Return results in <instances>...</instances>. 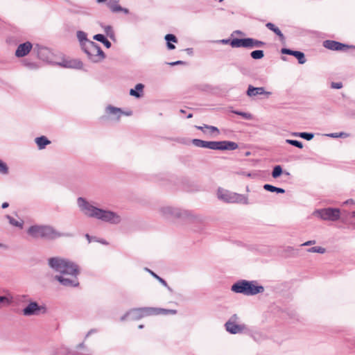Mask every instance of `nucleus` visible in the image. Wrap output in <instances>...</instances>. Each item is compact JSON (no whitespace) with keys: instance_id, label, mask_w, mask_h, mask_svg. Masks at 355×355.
<instances>
[{"instance_id":"1","label":"nucleus","mask_w":355,"mask_h":355,"mask_svg":"<svg viewBox=\"0 0 355 355\" xmlns=\"http://www.w3.org/2000/svg\"><path fill=\"white\" fill-rule=\"evenodd\" d=\"M48 264L53 270L60 275H56L55 279L60 284L67 287H76L79 282L77 278L79 274V268L73 262L59 257H51L48 259Z\"/></svg>"},{"instance_id":"2","label":"nucleus","mask_w":355,"mask_h":355,"mask_svg":"<svg viewBox=\"0 0 355 355\" xmlns=\"http://www.w3.org/2000/svg\"><path fill=\"white\" fill-rule=\"evenodd\" d=\"M27 234L33 239H40L47 241H52L60 237L70 236L69 234H64L58 232L51 225H39L31 226L27 230Z\"/></svg>"},{"instance_id":"3","label":"nucleus","mask_w":355,"mask_h":355,"mask_svg":"<svg viewBox=\"0 0 355 355\" xmlns=\"http://www.w3.org/2000/svg\"><path fill=\"white\" fill-rule=\"evenodd\" d=\"M159 215L169 220H173L177 218L187 219L191 222L200 221L201 218L194 214L192 211L183 210L171 206H162L158 209Z\"/></svg>"},{"instance_id":"4","label":"nucleus","mask_w":355,"mask_h":355,"mask_svg":"<svg viewBox=\"0 0 355 355\" xmlns=\"http://www.w3.org/2000/svg\"><path fill=\"white\" fill-rule=\"evenodd\" d=\"M191 142L196 147L211 150H232L238 147L237 144L230 141H207L199 139H193Z\"/></svg>"},{"instance_id":"5","label":"nucleus","mask_w":355,"mask_h":355,"mask_svg":"<svg viewBox=\"0 0 355 355\" xmlns=\"http://www.w3.org/2000/svg\"><path fill=\"white\" fill-rule=\"evenodd\" d=\"M89 60L94 62L103 60L105 55L98 44L92 41L87 42L82 48Z\"/></svg>"},{"instance_id":"6","label":"nucleus","mask_w":355,"mask_h":355,"mask_svg":"<svg viewBox=\"0 0 355 355\" xmlns=\"http://www.w3.org/2000/svg\"><path fill=\"white\" fill-rule=\"evenodd\" d=\"M217 198L225 203H241L244 200L242 194H239L223 188H218L216 193Z\"/></svg>"},{"instance_id":"7","label":"nucleus","mask_w":355,"mask_h":355,"mask_svg":"<svg viewBox=\"0 0 355 355\" xmlns=\"http://www.w3.org/2000/svg\"><path fill=\"white\" fill-rule=\"evenodd\" d=\"M77 204L80 210L87 216L97 219L101 209L94 206L84 198L79 197Z\"/></svg>"},{"instance_id":"8","label":"nucleus","mask_w":355,"mask_h":355,"mask_svg":"<svg viewBox=\"0 0 355 355\" xmlns=\"http://www.w3.org/2000/svg\"><path fill=\"white\" fill-rule=\"evenodd\" d=\"M313 215L324 220L336 221L340 217V211L337 208H324L315 210Z\"/></svg>"},{"instance_id":"9","label":"nucleus","mask_w":355,"mask_h":355,"mask_svg":"<svg viewBox=\"0 0 355 355\" xmlns=\"http://www.w3.org/2000/svg\"><path fill=\"white\" fill-rule=\"evenodd\" d=\"M151 311V307L132 309L121 318V321H125L128 318L138 320L145 316L152 315Z\"/></svg>"},{"instance_id":"10","label":"nucleus","mask_w":355,"mask_h":355,"mask_svg":"<svg viewBox=\"0 0 355 355\" xmlns=\"http://www.w3.org/2000/svg\"><path fill=\"white\" fill-rule=\"evenodd\" d=\"M97 219L113 225L119 224L122 218L116 212L101 209Z\"/></svg>"},{"instance_id":"11","label":"nucleus","mask_w":355,"mask_h":355,"mask_svg":"<svg viewBox=\"0 0 355 355\" xmlns=\"http://www.w3.org/2000/svg\"><path fill=\"white\" fill-rule=\"evenodd\" d=\"M22 311L24 315L31 316L39 315L40 313H45L46 309L45 306H40L36 302H31Z\"/></svg>"},{"instance_id":"12","label":"nucleus","mask_w":355,"mask_h":355,"mask_svg":"<svg viewBox=\"0 0 355 355\" xmlns=\"http://www.w3.org/2000/svg\"><path fill=\"white\" fill-rule=\"evenodd\" d=\"M264 291L262 286H259L257 282L245 281V295H254Z\"/></svg>"},{"instance_id":"13","label":"nucleus","mask_w":355,"mask_h":355,"mask_svg":"<svg viewBox=\"0 0 355 355\" xmlns=\"http://www.w3.org/2000/svg\"><path fill=\"white\" fill-rule=\"evenodd\" d=\"M323 46L332 51H346L349 46L334 40H325L323 42Z\"/></svg>"},{"instance_id":"14","label":"nucleus","mask_w":355,"mask_h":355,"mask_svg":"<svg viewBox=\"0 0 355 355\" xmlns=\"http://www.w3.org/2000/svg\"><path fill=\"white\" fill-rule=\"evenodd\" d=\"M33 48V45L30 42H26L23 44H20L15 51V55L17 58H22L29 53Z\"/></svg>"},{"instance_id":"15","label":"nucleus","mask_w":355,"mask_h":355,"mask_svg":"<svg viewBox=\"0 0 355 355\" xmlns=\"http://www.w3.org/2000/svg\"><path fill=\"white\" fill-rule=\"evenodd\" d=\"M236 318L237 316L234 315L231 320L225 323L226 330L231 334H237L242 331V327L236 324L234 321H232Z\"/></svg>"},{"instance_id":"16","label":"nucleus","mask_w":355,"mask_h":355,"mask_svg":"<svg viewBox=\"0 0 355 355\" xmlns=\"http://www.w3.org/2000/svg\"><path fill=\"white\" fill-rule=\"evenodd\" d=\"M282 53L283 54H287V55H291L295 57L298 62L301 64H304L306 62V58L304 56V53L298 51H293L288 49H282L281 50Z\"/></svg>"},{"instance_id":"17","label":"nucleus","mask_w":355,"mask_h":355,"mask_svg":"<svg viewBox=\"0 0 355 355\" xmlns=\"http://www.w3.org/2000/svg\"><path fill=\"white\" fill-rule=\"evenodd\" d=\"M247 94L250 97H254L257 95L262 94H266L267 96H269L271 94V92H266L264 88L262 87H254L252 85H249L247 90Z\"/></svg>"},{"instance_id":"18","label":"nucleus","mask_w":355,"mask_h":355,"mask_svg":"<svg viewBox=\"0 0 355 355\" xmlns=\"http://www.w3.org/2000/svg\"><path fill=\"white\" fill-rule=\"evenodd\" d=\"M58 64L65 68L80 69L83 67V63L77 60H64Z\"/></svg>"},{"instance_id":"19","label":"nucleus","mask_w":355,"mask_h":355,"mask_svg":"<svg viewBox=\"0 0 355 355\" xmlns=\"http://www.w3.org/2000/svg\"><path fill=\"white\" fill-rule=\"evenodd\" d=\"M144 85L141 83H138L135 85V89L130 90V94L136 98H141L144 94Z\"/></svg>"},{"instance_id":"20","label":"nucleus","mask_w":355,"mask_h":355,"mask_svg":"<svg viewBox=\"0 0 355 355\" xmlns=\"http://www.w3.org/2000/svg\"><path fill=\"white\" fill-rule=\"evenodd\" d=\"M35 141L37 145V147L40 150H42L45 148V147L51 144V141L49 140L45 136H41L39 137H36L35 139Z\"/></svg>"},{"instance_id":"21","label":"nucleus","mask_w":355,"mask_h":355,"mask_svg":"<svg viewBox=\"0 0 355 355\" xmlns=\"http://www.w3.org/2000/svg\"><path fill=\"white\" fill-rule=\"evenodd\" d=\"M119 3V0H110L107 2V6L112 12H121V10H122V7Z\"/></svg>"},{"instance_id":"22","label":"nucleus","mask_w":355,"mask_h":355,"mask_svg":"<svg viewBox=\"0 0 355 355\" xmlns=\"http://www.w3.org/2000/svg\"><path fill=\"white\" fill-rule=\"evenodd\" d=\"M164 38L166 41L167 48L169 50L175 49V46L173 44H172L171 42L177 43L178 42L177 37L173 34H167V35H166Z\"/></svg>"},{"instance_id":"23","label":"nucleus","mask_w":355,"mask_h":355,"mask_svg":"<svg viewBox=\"0 0 355 355\" xmlns=\"http://www.w3.org/2000/svg\"><path fill=\"white\" fill-rule=\"evenodd\" d=\"M151 312H152V315H159V314H164V315H167V314H175L176 313V311L175 310H173V309H160V308H153V307H151Z\"/></svg>"},{"instance_id":"24","label":"nucleus","mask_w":355,"mask_h":355,"mask_svg":"<svg viewBox=\"0 0 355 355\" xmlns=\"http://www.w3.org/2000/svg\"><path fill=\"white\" fill-rule=\"evenodd\" d=\"M264 45V42L252 38H245V47H261Z\"/></svg>"},{"instance_id":"25","label":"nucleus","mask_w":355,"mask_h":355,"mask_svg":"<svg viewBox=\"0 0 355 355\" xmlns=\"http://www.w3.org/2000/svg\"><path fill=\"white\" fill-rule=\"evenodd\" d=\"M232 291L236 293H244V279L240 280L233 284L231 288Z\"/></svg>"},{"instance_id":"26","label":"nucleus","mask_w":355,"mask_h":355,"mask_svg":"<svg viewBox=\"0 0 355 355\" xmlns=\"http://www.w3.org/2000/svg\"><path fill=\"white\" fill-rule=\"evenodd\" d=\"M266 26L270 31H273L277 35H278L282 41L284 40L283 33L278 27L275 26V24L271 22H268L266 24Z\"/></svg>"},{"instance_id":"27","label":"nucleus","mask_w":355,"mask_h":355,"mask_svg":"<svg viewBox=\"0 0 355 355\" xmlns=\"http://www.w3.org/2000/svg\"><path fill=\"white\" fill-rule=\"evenodd\" d=\"M107 113L115 115L116 116V119H119L121 116V114L122 113L121 109L113 107V106H108L106 108Z\"/></svg>"},{"instance_id":"28","label":"nucleus","mask_w":355,"mask_h":355,"mask_svg":"<svg viewBox=\"0 0 355 355\" xmlns=\"http://www.w3.org/2000/svg\"><path fill=\"white\" fill-rule=\"evenodd\" d=\"M77 37L80 42L82 48L83 46L87 43V42H92L91 40H87V34L81 31H78L77 32Z\"/></svg>"},{"instance_id":"29","label":"nucleus","mask_w":355,"mask_h":355,"mask_svg":"<svg viewBox=\"0 0 355 355\" xmlns=\"http://www.w3.org/2000/svg\"><path fill=\"white\" fill-rule=\"evenodd\" d=\"M146 270L155 279H157L164 286L166 287L169 291H172L171 288L168 286L166 282L158 276L157 274H155L153 271L150 270V269L146 268Z\"/></svg>"},{"instance_id":"30","label":"nucleus","mask_w":355,"mask_h":355,"mask_svg":"<svg viewBox=\"0 0 355 355\" xmlns=\"http://www.w3.org/2000/svg\"><path fill=\"white\" fill-rule=\"evenodd\" d=\"M6 218L8 219L10 224L12 225V226L22 228L24 223L22 220H17L9 215H7Z\"/></svg>"},{"instance_id":"31","label":"nucleus","mask_w":355,"mask_h":355,"mask_svg":"<svg viewBox=\"0 0 355 355\" xmlns=\"http://www.w3.org/2000/svg\"><path fill=\"white\" fill-rule=\"evenodd\" d=\"M231 46L233 48L244 47V38L232 39L231 41Z\"/></svg>"},{"instance_id":"32","label":"nucleus","mask_w":355,"mask_h":355,"mask_svg":"<svg viewBox=\"0 0 355 355\" xmlns=\"http://www.w3.org/2000/svg\"><path fill=\"white\" fill-rule=\"evenodd\" d=\"M283 173L282 168L280 165H277L274 167L272 172V177L273 178H279Z\"/></svg>"},{"instance_id":"33","label":"nucleus","mask_w":355,"mask_h":355,"mask_svg":"<svg viewBox=\"0 0 355 355\" xmlns=\"http://www.w3.org/2000/svg\"><path fill=\"white\" fill-rule=\"evenodd\" d=\"M307 252H311V253L324 254L326 252V250H325V248L320 247V246H315V247L309 248L307 250Z\"/></svg>"},{"instance_id":"34","label":"nucleus","mask_w":355,"mask_h":355,"mask_svg":"<svg viewBox=\"0 0 355 355\" xmlns=\"http://www.w3.org/2000/svg\"><path fill=\"white\" fill-rule=\"evenodd\" d=\"M250 55L253 59L259 60L264 56V53L262 50H255L251 53Z\"/></svg>"},{"instance_id":"35","label":"nucleus","mask_w":355,"mask_h":355,"mask_svg":"<svg viewBox=\"0 0 355 355\" xmlns=\"http://www.w3.org/2000/svg\"><path fill=\"white\" fill-rule=\"evenodd\" d=\"M104 31L106 33V35L111 39H114V33L112 29V27L111 26H103Z\"/></svg>"},{"instance_id":"36","label":"nucleus","mask_w":355,"mask_h":355,"mask_svg":"<svg viewBox=\"0 0 355 355\" xmlns=\"http://www.w3.org/2000/svg\"><path fill=\"white\" fill-rule=\"evenodd\" d=\"M295 135H297V136L300 137L301 138H303L308 141L312 139L314 137L313 133H309V132L295 133Z\"/></svg>"},{"instance_id":"37","label":"nucleus","mask_w":355,"mask_h":355,"mask_svg":"<svg viewBox=\"0 0 355 355\" xmlns=\"http://www.w3.org/2000/svg\"><path fill=\"white\" fill-rule=\"evenodd\" d=\"M0 173L6 175L8 173V167L7 164L0 159Z\"/></svg>"},{"instance_id":"38","label":"nucleus","mask_w":355,"mask_h":355,"mask_svg":"<svg viewBox=\"0 0 355 355\" xmlns=\"http://www.w3.org/2000/svg\"><path fill=\"white\" fill-rule=\"evenodd\" d=\"M286 142L299 148H302L303 147L302 143L297 140L286 139Z\"/></svg>"},{"instance_id":"39","label":"nucleus","mask_w":355,"mask_h":355,"mask_svg":"<svg viewBox=\"0 0 355 355\" xmlns=\"http://www.w3.org/2000/svg\"><path fill=\"white\" fill-rule=\"evenodd\" d=\"M12 302V300L6 296H0V303L9 305Z\"/></svg>"},{"instance_id":"40","label":"nucleus","mask_w":355,"mask_h":355,"mask_svg":"<svg viewBox=\"0 0 355 355\" xmlns=\"http://www.w3.org/2000/svg\"><path fill=\"white\" fill-rule=\"evenodd\" d=\"M263 189L268 191L275 192L277 187L271 184H266L263 186Z\"/></svg>"},{"instance_id":"41","label":"nucleus","mask_w":355,"mask_h":355,"mask_svg":"<svg viewBox=\"0 0 355 355\" xmlns=\"http://www.w3.org/2000/svg\"><path fill=\"white\" fill-rule=\"evenodd\" d=\"M93 38L94 40L101 42L102 43L106 39V37L102 34H96L93 37Z\"/></svg>"},{"instance_id":"42","label":"nucleus","mask_w":355,"mask_h":355,"mask_svg":"<svg viewBox=\"0 0 355 355\" xmlns=\"http://www.w3.org/2000/svg\"><path fill=\"white\" fill-rule=\"evenodd\" d=\"M331 87L333 89H341L343 87V84L340 82H338V83L333 82L331 84Z\"/></svg>"},{"instance_id":"43","label":"nucleus","mask_w":355,"mask_h":355,"mask_svg":"<svg viewBox=\"0 0 355 355\" xmlns=\"http://www.w3.org/2000/svg\"><path fill=\"white\" fill-rule=\"evenodd\" d=\"M205 128L206 129H209V130H210V131H211V132H216L217 134H218V133H219V130H218V129L216 127H215V126L208 125H205Z\"/></svg>"},{"instance_id":"44","label":"nucleus","mask_w":355,"mask_h":355,"mask_svg":"<svg viewBox=\"0 0 355 355\" xmlns=\"http://www.w3.org/2000/svg\"><path fill=\"white\" fill-rule=\"evenodd\" d=\"M315 243H316V241L315 240H310V241H306L305 243H302L301 245L302 246H309V245H314Z\"/></svg>"},{"instance_id":"45","label":"nucleus","mask_w":355,"mask_h":355,"mask_svg":"<svg viewBox=\"0 0 355 355\" xmlns=\"http://www.w3.org/2000/svg\"><path fill=\"white\" fill-rule=\"evenodd\" d=\"M185 62H183V61H181V60H178V61H175V62H168V64L171 65V66H175V65H178V64H184Z\"/></svg>"},{"instance_id":"46","label":"nucleus","mask_w":355,"mask_h":355,"mask_svg":"<svg viewBox=\"0 0 355 355\" xmlns=\"http://www.w3.org/2000/svg\"><path fill=\"white\" fill-rule=\"evenodd\" d=\"M231 39H223L218 41L219 43L223 44H230L231 45Z\"/></svg>"},{"instance_id":"47","label":"nucleus","mask_w":355,"mask_h":355,"mask_svg":"<svg viewBox=\"0 0 355 355\" xmlns=\"http://www.w3.org/2000/svg\"><path fill=\"white\" fill-rule=\"evenodd\" d=\"M37 49V53H40L41 51H47L46 49L43 48V47H40L39 45H37L35 46V49Z\"/></svg>"},{"instance_id":"48","label":"nucleus","mask_w":355,"mask_h":355,"mask_svg":"<svg viewBox=\"0 0 355 355\" xmlns=\"http://www.w3.org/2000/svg\"><path fill=\"white\" fill-rule=\"evenodd\" d=\"M103 44H104V45H105L107 49L110 48V47H111V45H112V44H111V42H110V41H108L107 39H105V40L103 41Z\"/></svg>"},{"instance_id":"49","label":"nucleus","mask_w":355,"mask_h":355,"mask_svg":"<svg viewBox=\"0 0 355 355\" xmlns=\"http://www.w3.org/2000/svg\"><path fill=\"white\" fill-rule=\"evenodd\" d=\"M344 205H354L355 202L353 199H349L343 202Z\"/></svg>"},{"instance_id":"50","label":"nucleus","mask_w":355,"mask_h":355,"mask_svg":"<svg viewBox=\"0 0 355 355\" xmlns=\"http://www.w3.org/2000/svg\"><path fill=\"white\" fill-rule=\"evenodd\" d=\"M275 192H277L278 193H285V190L284 189L277 187Z\"/></svg>"},{"instance_id":"51","label":"nucleus","mask_w":355,"mask_h":355,"mask_svg":"<svg viewBox=\"0 0 355 355\" xmlns=\"http://www.w3.org/2000/svg\"><path fill=\"white\" fill-rule=\"evenodd\" d=\"M121 12H124L125 14H128V13H129V10H128V9L125 8H122V10H121Z\"/></svg>"},{"instance_id":"52","label":"nucleus","mask_w":355,"mask_h":355,"mask_svg":"<svg viewBox=\"0 0 355 355\" xmlns=\"http://www.w3.org/2000/svg\"><path fill=\"white\" fill-rule=\"evenodd\" d=\"M8 206H9V204H8V202H3V203L2 204V205H1V207H2L3 209H6V208H7Z\"/></svg>"},{"instance_id":"53","label":"nucleus","mask_w":355,"mask_h":355,"mask_svg":"<svg viewBox=\"0 0 355 355\" xmlns=\"http://www.w3.org/2000/svg\"><path fill=\"white\" fill-rule=\"evenodd\" d=\"M245 119H251V114L245 113Z\"/></svg>"},{"instance_id":"54","label":"nucleus","mask_w":355,"mask_h":355,"mask_svg":"<svg viewBox=\"0 0 355 355\" xmlns=\"http://www.w3.org/2000/svg\"><path fill=\"white\" fill-rule=\"evenodd\" d=\"M196 128L197 129H198V130H202V131H204L203 130H204V128H205V125H204V126H196Z\"/></svg>"},{"instance_id":"55","label":"nucleus","mask_w":355,"mask_h":355,"mask_svg":"<svg viewBox=\"0 0 355 355\" xmlns=\"http://www.w3.org/2000/svg\"><path fill=\"white\" fill-rule=\"evenodd\" d=\"M86 238L87 239V240L89 241V242H91V239H90V236L89 234H86Z\"/></svg>"},{"instance_id":"56","label":"nucleus","mask_w":355,"mask_h":355,"mask_svg":"<svg viewBox=\"0 0 355 355\" xmlns=\"http://www.w3.org/2000/svg\"><path fill=\"white\" fill-rule=\"evenodd\" d=\"M97 3H103V2H105L106 1V0H96Z\"/></svg>"},{"instance_id":"57","label":"nucleus","mask_w":355,"mask_h":355,"mask_svg":"<svg viewBox=\"0 0 355 355\" xmlns=\"http://www.w3.org/2000/svg\"><path fill=\"white\" fill-rule=\"evenodd\" d=\"M283 173L285 174L286 175H290V173L287 171H284Z\"/></svg>"},{"instance_id":"58","label":"nucleus","mask_w":355,"mask_h":355,"mask_svg":"<svg viewBox=\"0 0 355 355\" xmlns=\"http://www.w3.org/2000/svg\"><path fill=\"white\" fill-rule=\"evenodd\" d=\"M330 137H337L338 136L336 135L335 134H330L329 135Z\"/></svg>"},{"instance_id":"59","label":"nucleus","mask_w":355,"mask_h":355,"mask_svg":"<svg viewBox=\"0 0 355 355\" xmlns=\"http://www.w3.org/2000/svg\"><path fill=\"white\" fill-rule=\"evenodd\" d=\"M187 51L188 53H191L192 52V49H187Z\"/></svg>"},{"instance_id":"60","label":"nucleus","mask_w":355,"mask_h":355,"mask_svg":"<svg viewBox=\"0 0 355 355\" xmlns=\"http://www.w3.org/2000/svg\"><path fill=\"white\" fill-rule=\"evenodd\" d=\"M192 116H193V114H188L187 118H188V119H190V118H191Z\"/></svg>"},{"instance_id":"61","label":"nucleus","mask_w":355,"mask_h":355,"mask_svg":"<svg viewBox=\"0 0 355 355\" xmlns=\"http://www.w3.org/2000/svg\"><path fill=\"white\" fill-rule=\"evenodd\" d=\"M238 114L244 116V112H238Z\"/></svg>"},{"instance_id":"62","label":"nucleus","mask_w":355,"mask_h":355,"mask_svg":"<svg viewBox=\"0 0 355 355\" xmlns=\"http://www.w3.org/2000/svg\"><path fill=\"white\" fill-rule=\"evenodd\" d=\"M352 217H355V211L352 212Z\"/></svg>"},{"instance_id":"63","label":"nucleus","mask_w":355,"mask_h":355,"mask_svg":"<svg viewBox=\"0 0 355 355\" xmlns=\"http://www.w3.org/2000/svg\"><path fill=\"white\" fill-rule=\"evenodd\" d=\"M143 328H144V325L143 324L139 325V329H143Z\"/></svg>"},{"instance_id":"64","label":"nucleus","mask_w":355,"mask_h":355,"mask_svg":"<svg viewBox=\"0 0 355 355\" xmlns=\"http://www.w3.org/2000/svg\"><path fill=\"white\" fill-rule=\"evenodd\" d=\"M250 154V153L245 152V155L247 156V155H249Z\"/></svg>"}]
</instances>
